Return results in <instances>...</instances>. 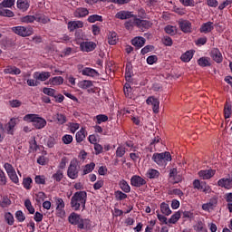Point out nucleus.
<instances>
[{
	"label": "nucleus",
	"mask_w": 232,
	"mask_h": 232,
	"mask_svg": "<svg viewBox=\"0 0 232 232\" xmlns=\"http://www.w3.org/2000/svg\"><path fill=\"white\" fill-rule=\"evenodd\" d=\"M86 200L88 193L86 191H77L71 198V208L73 211H84L86 209Z\"/></svg>",
	"instance_id": "nucleus-1"
},
{
	"label": "nucleus",
	"mask_w": 232,
	"mask_h": 232,
	"mask_svg": "<svg viewBox=\"0 0 232 232\" xmlns=\"http://www.w3.org/2000/svg\"><path fill=\"white\" fill-rule=\"evenodd\" d=\"M69 224L72 226H77L78 229H84L90 231L92 229V220L89 218H82L80 214L72 212L68 217Z\"/></svg>",
	"instance_id": "nucleus-2"
},
{
	"label": "nucleus",
	"mask_w": 232,
	"mask_h": 232,
	"mask_svg": "<svg viewBox=\"0 0 232 232\" xmlns=\"http://www.w3.org/2000/svg\"><path fill=\"white\" fill-rule=\"evenodd\" d=\"M24 122H33V126L35 130H43L46 127V120L39 114H26L24 116Z\"/></svg>",
	"instance_id": "nucleus-3"
},
{
	"label": "nucleus",
	"mask_w": 232,
	"mask_h": 232,
	"mask_svg": "<svg viewBox=\"0 0 232 232\" xmlns=\"http://www.w3.org/2000/svg\"><path fill=\"white\" fill-rule=\"evenodd\" d=\"M152 160L160 168H166L168 162H171V153H169V151L161 153L156 152L152 155Z\"/></svg>",
	"instance_id": "nucleus-4"
},
{
	"label": "nucleus",
	"mask_w": 232,
	"mask_h": 232,
	"mask_svg": "<svg viewBox=\"0 0 232 232\" xmlns=\"http://www.w3.org/2000/svg\"><path fill=\"white\" fill-rule=\"evenodd\" d=\"M12 32L20 37H30L34 34V28L31 26L18 25L11 28Z\"/></svg>",
	"instance_id": "nucleus-5"
},
{
	"label": "nucleus",
	"mask_w": 232,
	"mask_h": 232,
	"mask_svg": "<svg viewBox=\"0 0 232 232\" xmlns=\"http://www.w3.org/2000/svg\"><path fill=\"white\" fill-rule=\"evenodd\" d=\"M4 169H5L10 180H12L14 184H16V186H19V177L17 176V172H15L14 166L6 162L4 164Z\"/></svg>",
	"instance_id": "nucleus-6"
},
{
	"label": "nucleus",
	"mask_w": 232,
	"mask_h": 232,
	"mask_svg": "<svg viewBox=\"0 0 232 232\" xmlns=\"http://www.w3.org/2000/svg\"><path fill=\"white\" fill-rule=\"evenodd\" d=\"M134 23L135 26L139 28L141 32H146V30H150L153 24L150 21L137 18L136 16L134 17Z\"/></svg>",
	"instance_id": "nucleus-7"
},
{
	"label": "nucleus",
	"mask_w": 232,
	"mask_h": 232,
	"mask_svg": "<svg viewBox=\"0 0 232 232\" xmlns=\"http://www.w3.org/2000/svg\"><path fill=\"white\" fill-rule=\"evenodd\" d=\"M67 177H69V179H72V180H75V179L79 177L77 163L71 161L67 169Z\"/></svg>",
	"instance_id": "nucleus-8"
},
{
	"label": "nucleus",
	"mask_w": 232,
	"mask_h": 232,
	"mask_svg": "<svg viewBox=\"0 0 232 232\" xmlns=\"http://www.w3.org/2000/svg\"><path fill=\"white\" fill-rule=\"evenodd\" d=\"M146 184H148V181L139 175H134L130 178V186L134 188H141V186H146Z\"/></svg>",
	"instance_id": "nucleus-9"
},
{
	"label": "nucleus",
	"mask_w": 232,
	"mask_h": 232,
	"mask_svg": "<svg viewBox=\"0 0 232 232\" xmlns=\"http://www.w3.org/2000/svg\"><path fill=\"white\" fill-rule=\"evenodd\" d=\"M146 103L147 104H150L152 106V110L154 113H159V110H160V102L159 101V99L153 97V96H150L147 100H146Z\"/></svg>",
	"instance_id": "nucleus-10"
},
{
	"label": "nucleus",
	"mask_w": 232,
	"mask_h": 232,
	"mask_svg": "<svg viewBox=\"0 0 232 232\" xmlns=\"http://www.w3.org/2000/svg\"><path fill=\"white\" fill-rule=\"evenodd\" d=\"M218 205V198L213 197L209 199V202L204 203L202 205L203 211H209L210 209H215V207Z\"/></svg>",
	"instance_id": "nucleus-11"
},
{
	"label": "nucleus",
	"mask_w": 232,
	"mask_h": 232,
	"mask_svg": "<svg viewBox=\"0 0 232 232\" xmlns=\"http://www.w3.org/2000/svg\"><path fill=\"white\" fill-rule=\"evenodd\" d=\"M210 57L215 61V63H218V64H220L222 61H224V57L222 56V53H220V50L218 48H213L210 52Z\"/></svg>",
	"instance_id": "nucleus-12"
},
{
	"label": "nucleus",
	"mask_w": 232,
	"mask_h": 232,
	"mask_svg": "<svg viewBox=\"0 0 232 232\" xmlns=\"http://www.w3.org/2000/svg\"><path fill=\"white\" fill-rule=\"evenodd\" d=\"M218 186L225 189H232V178L228 177L218 179Z\"/></svg>",
	"instance_id": "nucleus-13"
},
{
	"label": "nucleus",
	"mask_w": 232,
	"mask_h": 232,
	"mask_svg": "<svg viewBox=\"0 0 232 232\" xmlns=\"http://www.w3.org/2000/svg\"><path fill=\"white\" fill-rule=\"evenodd\" d=\"M179 26L183 34H191V22L189 20H181L179 22Z\"/></svg>",
	"instance_id": "nucleus-14"
},
{
	"label": "nucleus",
	"mask_w": 232,
	"mask_h": 232,
	"mask_svg": "<svg viewBox=\"0 0 232 232\" xmlns=\"http://www.w3.org/2000/svg\"><path fill=\"white\" fill-rule=\"evenodd\" d=\"M215 173H217L215 169L200 170L198 172V177H200V179H202L203 180H209V179L215 177Z\"/></svg>",
	"instance_id": "nucleus-15"
},
{
	"label": "nucleus",
	"mask_w": 232,
	"mask_h": 232,
	"mask_svg": "<svg viewBox=\"0 0 232 232\" xmlns=\"http://www.w3.org/2000/svg\"><path fill=\"white\" fill-rule=\"evenodd\" d=\"M17 126V119L12 118L8 123L5 125V130L8 135H14V128Z\"/></svg>",
	"instance_id": "nucleus-16"
},
{
	"label": "nucleus",
	"mask_w": 232,
	"mask_h": 232,
	"mask_svg": "<svg viewBox=\"0 0 232 232\" xmlns=\"http://www.w3.org/2000/svg\"><path fill=\"white\" fill-rule=\"evenodd\" d=\"M83 26L84 23L81 20L70 21L67 24V28L69 32H74V30H77L78 28H82Z\"/></svg>",
	"instance_id": "nucleus-17"
},
{
	"label": "nucleus",
	"mask_w": 232,
	"mask_h": 232,
	"mask_svg": "<svg viewBox=\"0 0 232 232\" xmlns=\"http://www.w3.org/2000/svg\"><path fill=\"white\" fill-rule=\"evenodd\" d=\"M215 30V25H213V22H207L201 24L199 28L200 34H210Z\"/></svg>",
	"instance_id": "nucleus-18"
},
{
	"label": "nucleus",
	"mask_w": 232,
	"mask_h": 232,
	"mask_svg": "<svg viewBox=\"0 0 232 232\" xmlns=\"http://www.w3.org/2000/svg\"><path fill=\"white\" fill-rule=\"evenodd\" d=\"M79 72L82 73V75H85L87 77H97L99 75V72L97 70L90 68V67H85L83 69H79Z\"/></svg>",
	"instance_id": "nucleus-19"
},
{
	"label": "nucleus",
	"mask_w": 232,
	"mask_h": 232,
	"mask_svg": "<svg viewBox=\"0 0 232 232\" xmlns=\"http://www.w3.org/2000/svg\"><path fill=\"white\" fill-rule=\"evenodd\" d=\"M116 19H121L124 21L126 19H131V17H135V14L130 11H120L115 14Z\"/></svg>",
	"instance_id": "nucleus-20"
},
{
	"label": "nucleus",
	"mask_w": 232,
	"mask_h": 232,
	"mask_svg": "<svg viewBox=\"0 0 232 232\" xmlns=\"http://www.w3.org/2000/svg\"><path fill=\"white\" fill-rule=\"evenodd\" d=\"M90 14V11L88 8L85 7H78L73 13L74 17H77L78 19H81L82 17H86Z\"/></svg>",
	"instance_id": "nucleus-21"
},
{
	"label": "nucleus",
	"mask_w": 232,
	"mask_h": 232,
	"mask_svg": "<svg viewBox=\"0 0 232 232\" xmlns=\"http://www.w3.org/2000/svg\"><path fill=\"white\" fill-rule=\"evenodd\" d=\"M144 44H146V38L142 36H137L131 40V45L135 46V48H142Z\"/></svg>",
	"instance_id": "nucleus-22"
},
{
	"label": "nucleus",
	"mask_w": 232,
	"mask_h": 232,
	"mask_svg": "<svg viewBox=\"0 0 232 232\" xmlns=\"http://www.w3.org/2000/svg\"><path fill=\"white\" fill-rule=\"evenodd\" d=\"M82 52H93L97 48V44L93 42H83L81 44Z\"/></svg>",
	"instance_id": "nucleus-23"
},
{
	"label": "nucleus",
	"mask_w": 232,
	"mask_h": 232,
	"mask_svg": "<svg viewBox=\"0 0 232 232\" xmlns=\"http://www.w3.org/2000/svg\"><path fill=\"white\" fill-rule=\"evenodd\" d=\"M16 7L18 10H21V12H26L28 8H30V2L28 0H17Z\"/></svg>",
	"instance_id": "nucleus-24"
},
{
	"label": "nucleus",
	"mask_w": 232,
	"mask_h": 232,
	"mask_svg": "<svg viewBox=\"0 0 232 232\" xmlns=\"http://www.w3.org/2000/svg\"><path fill=\"white\" fill-rule=\"evenodd\" d=\"M52 76V73L50 72H34V79H37V81H47V79H50Z\"/></svg>",
	"instance_id": "nucleus-25"
},
{
	"label": "nucleus",
	"mask_w": 232,
	"mask_h": 232,
	"mask_svg": "<svg viewBox=\"0 0 232 232\" xmlns=\"http://www.w3.org/2000/svg\"><path fill=\"white\" fill-rule=\"evenodd\" d=\"M86 135H88V132H86V129L82 128L78 132H76V136H75L76 142L81 144V142H82V140L86 139Z\"/></svg>",
	"instance_id": "nucleus-26"
},
{
	"label": "nucleus",
	"mask_w": 232,
	"mask_h": 232,
	"mask_svg": "<svg viewBox=\"0 0 232 232\" xmlns=\"http://www.w3.org/2000/svg\"><path fill=\"white\" fill-rule=\"evenodd\" d=\"M193 55H195V52L194 51H187L186 53H184L181 56H180V60L183 63H189V61H191V59H193Z\"/></svg>",
	"instance_id": "nucleus-27"
},
{
	"label": "nucleus",
	"mask_w": 232,
	"mask_h": 232,
	"mask_svg": "<svg viewBox=\"0 0 232 232\" xmlns=\"http://www.w3.org/2000/svg\"><path fill=\"white\" fill-rule=\"evenodd\" d=\"M117 41H119V37L117 36V33L110 32L108 35V43L111 46L117 44Z\"/></svg>",
	"instance_id": "nucleus-28"
},
{
	"label": "nucleus",
	"mask_w": 232,
	"mask_h": 232,
	"mask_svg": "<svg viewBox=\"0 0 232 232\" xmlns=\"http://www.w3.org/2000/svg\"><path fill=\"white\" fill-rule=\"evenodd\" d=\"M119 186L123 193H130V191H131V187H130V184H128L126 179H121L119 183Z\"/></svg>",
	"instance_id": "nucleus-29"
},
{
	"label": "nucleus",
	"mask_w": 232,
	"mask_h": 232,
	"mask_svg": "<svg viewBox=\"0 0 232 232\" xmlns=\"http://www.w3.org/2000/svg\"><path fill=\"white\" fill-rule=\"evenodd\" d=\"M49 82L50 84H53V86H61V84L64 82V78H63L62 76L53 77L50 78Z\"/></svg>",
	"instance_id": "nucleus-30"
},
{
	"label": "nucleus",
	"mask_w": 232,
	"mask_h": 232,
	"mask_svg": "<svg viewBox=\"0 0 232 232\" xmlns=\"http://www.w3.org/2000/svg\"><path fill=\"white\" fill-rule=\"evenodd\" d=\"M160 211L163 215L169 217V215H171V208H169V204L162 202L160 204Z\"/></svg>",
	"instance_id": "nucleus-31"
},
{
	"label": "nucleus",
	"mask_w": 232,
	"mask_h": 232,
	"mask_svg": "<svg viewBox=\"0 0 232 232\" xmlns=\"http://www.w3.org/2000/svg\"><path fill=\"white\" fill-rule=\"evenodd\" d=\"M34 184V180L32 178L27 177L23 179L22 185L24 188V189L30 190L32 189V185Z\"/></svg>",
	"instance_id": "nucleus-32"
},
{
	"label": "nucleus",
	"mask_w": 232,
	"mask_h": 232,
	"mask_svg": "<svg viewBox=\"0 0 232 232\" xmlns=\"http://www.w3.org/2000/svg\"><path fill=\"white\" fill-rule=\"evenodd\" d=\"M93 121L96 124H102V122H108V115L98 114L94 117Z\"/></svg>",
	"instance_id": "nucleus-33"
},
{
	"label": "nucleus",
	"mask_w": 232,
	"mask_h": 232,
	"mask_svg": "<svg viewBox=\"0 0 232 232\" xmlns=\"http://www.w3.org/2000/svg\"><path fill=\"white\" fill-rule=\"evenodd\" d=\"M79 88L82 90H88V88H92L93 86V82L90 80H83L78 83Z\"/></svg>",
	"instance_id": "nucleus-34"
},
{
	"label": "nucleus",
	"mask_w": 232,
	"mask_h": 232,
	"mask_svg": "<svg viewBox=\"0 0 232 232\" xmlns=\"http://www.w3.org/2000/svg\"><path fill=\"white\" fill-rule=\"evenodd\" d=\"M198 66L201 68H206L208 66H211V63L209 62V58L208 57H201L198 60Z\"/></svg>",
	"instance_id": "nucleus-35"
},
{
	"label": "nucleus",
	"mask_w": 232,
	"mask_h": 232,
	"mask_svg": "<svg viewBox=\"0 0 232 232\" xmlns=\"http://www.w3.org/2000/svg\"><path fill=\"white\" fill-rule=\"evenodd\" d=\"M36 17L37 15H25V16H22L20 18L21 23H25V24H28L30 23H34V21H36Z\"/></svg>",
	"instance_id": "nucleus-36"
},
{
	"label": "nucleus",
	"mask_w": 232,
	"mask_h": 232,
	"mask_svg": "<svg viewBox=\"0 0 232 232\" xmlns=\"http://www.w3.org/2000/svg\"><path fill=\"white\" fill-rule=\"evenodd\" d=\"M147 177L148 179H159V177H160V172L155 169H150L147 171Z\"/></svg>",
	"instance_id": "nucleus-37"
},
{
	"label": "nucleus",
	"mask_w": 232,
	"mask_h": 232,
	"mask_svg": "<svg viewBox=\"0 0 232 232\" xmlns=\"http://www.w3.org/2000/svg\"><path fill=\"white\" fill-rule=\"evenodd\" d=\"M15 14L10 9L0 8L1 17H14Z\"/></svg>",
	"instance_id": "nucleus-38"
},
{
	"label": "nucleus",
	"mask_w": 232,
	"mask_h": 232,
	"mask_svg": "<svg viewBox=\"0 0 232 232\" xmlns=\"http://www.w3.org/2000/svg\"><path fill=\"white\" fill-rule=\"evenodd\" d=\"M133 73V66L131 63H127L125 67V78L128 81L131 79V74Z\"/></svg>",
	"instance_id": "nucleus-39"
},
{
	"label": "nucleus",
	"mask_w": 232,
	"mask_h": 232,
	"mask_svg": "<svg viewBox=\"0 0 232 232\" xmlns=\"http://www.w3.org/2000/svg\"><path fill=\"white\" fill-rule=\"evenodd\" d=\"M15 5V0H4L0 3V8H12Z\"/></svg>",
	"instance_id": "nucleus-40"
},
{
	"label": "nucleus",
	"mask_w": 232,
	"mask_h": 232,
	"mask_svg": "<svg viewBox=\"0 0 232 232\" xmlns=\"http://www.w3.org/2000/svg\"><path fill=\"white\" fill-rule=\"evenodd\" d=\"M5 220L8 226H14V222H15L14 215L11 212H6L5 214Z\"/></svg>",
	"instance_id": "nucleus-41"
},
{
	"label": "nucleus",
	"mask_w": 232,
	"mask_h": 232,
	"mask_svg": "<svg viewBox=\"0 0 232 232\" xmlns=\"http://www.w3.org/2000/svg\"><path fill=\"white\" fill-rule=\"evenodd\" d=\"M52 179H53L55 182H61V180L64 179V173L63 172V170L59 169L56 171V173L53 174Z\"/></svg>",
	"instance_id": "nucleus-42"
},
{
	"label": "nucleus",
	"mask_w": 232,
	"mask_h": 232,
	"mask_svg": "<svg viewBox=\"0 0 232 232\" xmlns=\"http://www.w3.org/2000/svg\"><path fill=\"white\" fill-rule=\"evenodd\" d=\"M180 220V211L175 212L170 218L168 220L169 224H177Z\"/></svg>",
	"instance_id": "nucleus-43"
},
{
	"label": "nucleus",
	"mask_w": 232,
	"mask_h": 232,
	"mask_svg": "<svg viewBox=\"0 0 232 232\" xmlns=\"http://www.w3.org/2000/svg\"><path fill=\"white\" fill-rule=\"evenodd\" d=\"M93 169H95V163L91 162L90 164L85 165L82 175H88V173H92Z\"/></svg>",
	"instance_id": "nucleus-44"
},
{
	"label": "nucleus",
	"mask_w": 232,
	"mask_h": 232,
	"mask_svg": "<svg viewBox=\"0 0 232 232\" xmlns=\"http://www.w3.org/2000/svg\"><path fill=\"white\" fill-rule=\"evenodd\" d=\"M14 217L17 220V222L23 223L24 220H26V216H24V213L22 212V210H18L14 213Z\"/></svg>",
	"instance_id": "nucleus-45"
},
{
	"label": "nucleus",
	"mask_w": 232,
	"mask_h": 232,
	"mask_svg": "<svg viewBox=\"0 0 232 232\" xmlns=\"http://www.w3.org/2000/svg\"><path fill=\"white\" fill-rule=\"evenodd\" d=\"M87 21L88 23H97V21L102 23V15L92 14L88 17Z\"/></svg>",
	"instance_id": "nucleus-46"
},
{
	"label": "nucleus",
	"mask_w": 232,
	"mask_h": 232,
	"mask_svg": "<svg viewBox=\"0 0 232 232\" xmlns=\"http://www.w3.org/2000/svg\"><path fill=\"white\" fill-rule=\"evenodd\" d=\"M24 207L26 208V209L30 213V215H34V213H35V208L32 205V201H30V199H25Z\"/></svg>",
	"instance_id": "nucleus-47"
},
{
	"label": "nucleus",
	"mask_w": 232,
	"mask_h": 232,
	"mask_svg": "<svg viewBox=\"0 0 232 232\" xmlns=\"http://www.w3.org/2000/svg\"><path fill=\"white\" fill-rule=\"evenodd\" d=\"M36 23H43V24H46L50 23V18L44 14H36Z\"/></svg>",
	"instance_id": "nucleus-48"
},
{
	"label": "nucleus",
	"mask_w": 232,
	"mask_h": 232,
	"mask_svg": "<svg viewBox=\"0 0 232 232\" xmlns=\"http://www.w3.org/2000/svg\"><path fill=\"white\" fill-rule=\"evenodd\" d=\"M114 197L116 200H125V198H128V195L121 190L115 191Z\"/></svg>",
	"instance_id": "nucleus-49"
},
{
	"label": "nucleus",
	"mask_w": 232,
	"mask_h": 232,
	"mask_svg": "<svg viewBox=\"0 0 232 232\" xmlns=\"http://www.w3.org/2000/svg\"><path fill=\"white\" fill-rule=\"evenodd\" d=\"M199 191H203V193H211V187L208 185V183L202 181L201 186L199 187Z\"/></svg>",
	"instance_id": "nucleus-50"
},
{
	"label": "nucleus",
	"mask_w": 232,
	"mask_h": 232,
	"mask_svg": "<svg viewBox=\"0 0 232 232\" xmlns=\"http://www.w3.org/2000/svg\"><path fill=\"white\" fill-rule=\"evenodd\" d=\"M123 92H124L125 97L131 99V86L130 85V83H125L123 87Z\"/></svg>",
	"instance_id": "nucleus-51"
},
{
	"label": "nucleus",
	"mask_w": 232,
	"mask_h": 232,
	"mask_svg": "<svg viewBox=\"0 0 232 232\" xmlns=\"http://www.w3.org/2000/svg\"><path fill=\"white\" fill-rule=\"evenodd\" d=\"M43 93L48 95L49 97H55V89L44 87L43 89Z\"/></svg>",
	"instance_id": "nucleus-52"
},
{
	"label": "nucleus",
	"mask_w": 232,
	"mask_h": 232,
	"mask_svg": "<svg viewBox=\"0 0 232 232\" xmlns=\"http://www.w3.org/2000/svg\"><path fill=\"white\" fill-rule=\"evenodd\" d=\"M63 144H72L73 142V136L70 134H65L62 137Z\"/></svg>",
	"instance_id": "nucleus-53"
},
{
	"label": "nucleus",
	"mask_w": 232,
	"mask_h": 232,
	"mask_svg": "<svg viewBox=\"0 0 232 232\" xmlns=\"http://www.w3.org/2000/svg\"><path fill=\"white\" fill-rule=\"evenodd\" d=\"M7 179L5 170L0 169V186H6Z\"/></svg>",
	"instance_id": "nucleus-54"
},
{
	"label": "nucleus",
	"mask_w": 232,
	"mask_h": 232,
	"mask_svg": "<svg viewBox=\"0 0 232 232\" xmlns=\"http://www.w3.org/2000/svg\"><path fill=\"white\" fill-rule=\"evenodd\" d=\"M126 155V148L124 147H118L116 150V157L119 159L124 157Z\"/></svg>",
	"instance_id": "nucleus-55"
},
{
	"label": "nucleus",
	"mask_w": 232,
	"mask_h": 232,
	"mask_svg": "<svg viewBox=\"0 0 232 232\" xmlns=\"http://www.w3.org/2000/svg\"><path fill=\"white\" fill-rule=\"evenodd\" d=\"M56 121L58 122V124H65L66 122V116L64 114L62 113H57L56 114Z\"/></svg>",
	"instance_id": "nucleus-56"
},
{
	"label": "nucleus",
	"mask_w": 232,
	"mask_h": 232,
	"mask_svg": "<svg viewBox=\"0 0 232 232\" xmlns=\"http://www.w3.org/2000/svg\"><path fill=\"white\" fill-rule=\"evenodd\" d=\"M34 182L35 184L44 185L46 184V178H44V176L37 175L34 178Z\"/></svg>",
	"instance_id": "nucleus-57"
},
{
	"label": "nucleus",
	"mask_w": 232,
	"mask_h": 232,
	"mask_svg": "<svg viewBox=\"0 0 232 232\" xmlns=\"http://www.w3.org/2000/svg\"><path fill=\"white\" fill-rule=\"evenodd\" d=\"M232 110L231 105L226 104L224 109L225 119H229L231 117Z\"/></svg>",
	"instance_id": "nucleus-58"
},
{
	"label": "nucleus",
	"mask_w": 232,
	"mask_h": 232,
	"mask_svg": "<svg viewBox=\"0 0 232 232\" xmlns=\"http://www.w3.org/2000/svg\"><path fill=\"white\" fill-rule=\"evenodd\" d=\"M133 26H135V18L133 20H129L124 24L126 30H133Z\"/></svg>",
	"instance_id": "nucleus-59"
},
{
	"label": "nucleus",
	"mask_w": 232,
	"mask_h": 232,
	"mask_svg": "<svg viewBox=\"0 0 232 232\" xmlns=\"http://www.w3.org/2000/svg\"><path fill=\"white\" fill-rule=\"evenodd\" d=\"M158 61L159 57H157V55L155 54L147 57V63H149L150 65L155 64V63H157Z\"/></svg>",
	"instance_id": "nucleus-60"
},
{
	"label": "nucleus",
	"mask_w": 232,
	"mask_h": 232,
	"mask_svg": "<svg viewBox=\"0 0 232 232\" xmlns=\"http://www.w3.org/2000/svg\"><path fill=\"white\" fill-rule=\"evenodd\" d=\"M12 204V201L7 197H4L2 202L0 203L1 208H8Z\"/></svg>",
	"instance_id": "nucleus-61"
},
{
	"label": "nucleus",
	"mask_w": 232,
	"mask_h": 232,
	"mask_svg": "<svg viewBox=\"0 0 232 232\" xmlns=\"http://www.w3.org/2000/svg\"><path fill=\"white\" fill-rule=\"evenodd\" d=\"M206 43H208V37L206 36L200 37L196 41V46H204Z\"/></svg>",
	"instance_id": "nucleus-62"
},
{
	"label": "nucleus",
	"mask_w": 232,
	"mask_h": 232,
	"mask_svg": "<svg viewBox=\"0 0 232 232\" xmlns=\"http://www.w3.org/2000/svg\"><path fill=\"white\" fill-rule=\"evenodd\" d=\"M57 144V138L50 137L47 140L48 148H53Z\"/></svg>",
	"instance_id": "nucleus-63"
},
{
	"label": "nucleus",
	"mask_w": 232,
	"mask_h": 232,
	"mask_svg": "<svg viewBox=\"0 0 232 232\" xmlns=\"http://www.w3.org/2000/svg\"><path fill=\"white\" fill-rule=\"evenodd\" d=\"M165 32L169 35H175V26H173V25H167L165 27Z\"/></svg>",
	"instance_id": "nucleus-64"
}]
</instances>
